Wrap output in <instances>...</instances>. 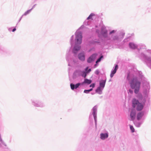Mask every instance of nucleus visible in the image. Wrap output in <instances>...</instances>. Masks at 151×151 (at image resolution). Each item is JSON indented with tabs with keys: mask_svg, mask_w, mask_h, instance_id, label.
<instances>
[{
	"mask_svg": "<svg viewBox=\"0 0 151 151\" xmlns=\"http://www.w3.org/2000/svg\"><path fill=\"white\" fill-rule=\"evenodd\" d=\"M136 115V111L134 110H132L130 114V116L132 120L134 119Z\"/></svg>",
	"mask_w": 151,
	"mask_h": 151,
	"instance_id": "39448f33",
	"label": "nucleus"
},
{
	"mask_svg": "<svg viewBox=\"0 0 151 151\" xmlns=\"http://www.w3.org/2000/svg\"><path fill=\"white\" fill-rule=\"evenodd\" d=\"M93 115L95 119H96V109L93 108Z\"/></svg>",
	"mask_w": 151,
	"mask_h": 151,
	"instance_id": "4468645a",
	"label": "nucleus"
},
{
	"mask_svg": "<svg viewBox=\"0 0 151 151\" xmlns=\"http://www.w3.org/2000/svg\"><path fill=\"white\" fill-rule=\"evenodd\" d=\"M86 73H87L86 72H85V71L83 72L82 74V76L85 78H86L87 75Z\"/></svg>",
	"mask_w": 151,
	"mask_h": 151,
	"instance_id": "a211bd4d",
	"label": "nucleus"
},
{
	"mask_svg": "<svg viewBox=\"0 0 151 151\" xmlns=\"http://www.w3.org/2000/svg\"><path fill=\"white\" fill-rule=\"evenodd\" d=\"M90 91H91L93 90V88H91L90 89H89Z\"/></svg>",
	"mask_w": 151,
	"mask_h": 151,
	"instance_id": "72a5a7b5",
	"label": "nucleus"
},
{
	"mask_svg": "<svg viewBox=\"0 0 151 151\" xmlns=\"http://www.w3.org/2000/svg\"><path fill=\"white\" fill-rule=\"evenodd\" d=\"M90 91L89 90H85L84 91V92L86 93H88Z\"/></svg>",
	"mask_w": 151,
	"mask_h": 151,
	"instance_id": "5701e85b",
	"label": "nucleus"
},
{
	"mask_svg": "<svg viewBox=\"0 0 151 151\" xmlns=\"http://www.w3.org/2000/svg\"><path fill=\"white\" fill-rule=\"evenodd\" d=\"M103 56H101L96 61V63H98L100 62L101 60V59L103 58Z\"/></svg>",
	"mask_w": 151,
	"mask_h": 151,
	"instance_id": "aec40b11",
	"label": "nucleus"
},
{
	"mask_svg": "<svg viewBox=\"0 0 151 151\" xmlns=\"http://www.w3.org/2000/svg\"><path fill=\"white\" fill-rule=\"evenodd\" d=\"M129 46L131 48L133 49H135L137 48L136 46L132 43H129Z\"/></svg>",
	"mask_w": 151,
	"mask_h": 151,
	"instance_id": "9b49d317",
	"label": "nucleus"
},
{
	"mask_svg": "<svg viewBox=\"0 0 151 151\" xmlns=\"http://www.w3.org/2000/svg\"><path fill=\"white\" fill-rule=\"evenodd\" d=\"M80 49V47L79 46H75L74 48V52L76 53V52L74 51H78Z\"/></svg>",
	"mask_w": 151,
	"mask_h": 151,
	"instance_id": "2eb2a0df",
	"label": "nucleus"
},
{
	"mask_svg": "<svg viewBox=\"0 0 151 151\" xmlns=\"http://www.w3.org/2000/svg\"><path fill=\"white\" fill-rule=\"evenodd\" d=\"M97 54H94L91 55L88 59L87 62L88 63H91L96 58Z\"/></svg>",
	"mask_w": 151,
	"mask_h": 151,
	"instance_id": "20e7f679",
	"label": "nucleus"
},
{
	"mask_svg": "<svg viewBox=\"0 0 151 151\" xmlns=\"http://www.w3.org/2000/svg\"><path fill=\"white\" fill-rule=\"evenodd\" d=\"M100 136L101 138L102 139H105V138H107L108 136V134L107 133H101V134Z\"/></svg>",
	"mask_w": 151,
	"mask_h": 151,
	"instance_id": "6e6552de",
	"label": "nucleus"
},
{
	"mask_svg": "<svg viewBox=\"0 0 151 151\" xmlns=\"http://www.w3.org/2000/svg\"><path fill=\"white\" fill-rule=\"evenodd\" d=\"M91 69H89L88 70L86 71V73H89L91 71Z\"/></svg>",
	"mask_w": 151,
	"mask_h": 151,
	"instance_id": "cd10ccee",
	"label": "nucleus"
},
{
	"mask_svg": "<svg viewBox=\"0 0 151 151\" xmlns=\"http://www.w3.org/2000/svg\"><path fill=\"white\" fill-rule=\"evenodd\" d=\"M118 39V37H114V38H113V39L114 40H116Z\"/></svg>",
	"mask_w": 151,
	"mask_h": 151,
	"instance_id": "c85d7f7f",
	"label": "nucleus"
},
{
	"mask_svg": "<svg viewBox=\"0 0 151 151\" xmlns=\"http://www.w3.org/2000/svg\"><path fill=\"white\" fill-rule=\"evenodd\" d=\"M101 87H98L96 90V92L99 94H101Z\"/></svg>",
	"mask_w": 151,
	"mask_h": 151,
	"instance_id": "ddd939ff",
	"label": "nucleus"
},
{
	"mask_svg": "<svg viewBox=\"0 0 151 151\" xmlns=\"http://www.w3.org/2000/svg\"><path fill=\"white\" fill-rule=\"evenodd\" d=\"M132 104L133 108H135L136 106V109L138 111L142 110L144 106L142 104L139 103L138 100L135 99H133Z\"/></svg>",
	"mask_w": 151,
	"mask_h": 151,
	"instance_id": "f03ea898",
	"label": "nucleus"
},
{
	"mask_svg": "<svg viewBox=\"0 0 151 151\" xmlns=\"http://www.w3.org/2000/svg\"><path fill=\"white\" fill-rule=\"evenodd\" d=\"M80 85L81 83H78L76 84L75 86V88L76 89Z\"/></svg>",
	"mask_w": 151,
	"mask_h": 151,
	"instance_id": "4be33fe9",
	"label": "nucleus"
},
{
	"mask_svg": "<svg viewBox=\"0 0 151 151\" xmlns=\"http://www.w3.org/2000/svg\"><path fill=\"white\" fill-rule=\"evenodd\" d=\"M95 86V84L94 83H92L91 84L90 86V87H92L93 88Z\"/></svg>",
	"mask_w": 151,
	"mask_h": 151,
	"instance_id": "393cba45",
	"label": "nucleus"
},
{
	"mask_svg": "<svg viewBox=\"0 0 151 151\" xmlns=\"http://www.w3.org/2000/svg\"><path fill=\"white\" fill-rule=\"evenodd\" d=\"M130 129L131 130L132 132H134V129L133 127L131 125H130Z\"/></svg>",
	"mask_w": 151,
	"mask_h": 151,
	"instance_id": "412c9836",
	"label": "nucleus"
},
{
	"mask_svg": "<svg viewBox=\"0 0 151 151\" xmlns=\"http://www.w3.org/2000/svg\"><path fill=\"white\" fill-rule=\"evenodd\" d=\"M144 115V113L143 112H140L137 115V119L138 120H140L142 117L143 115Z\"/></svg>",
	"mask_w": 151,
	"mask_h": 151,
	"instance_id": "1a4fd4ad",
	"label": "nucleus"
},
{
	"mask_svg": "<svg viewBox=\"0 0 151 151\" xmlns=\"http://www.w3.org/2000/svg\"><path fill=\"white\" fill-rule=\"evenodd\" d=\"M118 65H115V68L114 69V70H115L116 71V70L118 69Z\"/></svg>",
	"mask_w": 151,
	"mask_h": 151,
	"instance_id": "b1692460",
	"label": "nucleus"
},
{
	"mask_svg": "<svg viewBox=\"0 0 151 151\" xmlns=\"http://www.w3.org/2000/svg\"><path fill=\"white\" fill-rule=\"evenodd\" d=\"M16 28H14V29H13V30H12V32H14L15 31H16Z\"/></svg>",
	"mask_w": 151,
	"mask_h": 151,
	"instance_id": "2f4dec72",
	"label": "nucleus"
},
{
	"mask_svg": "<svg viewBox=\"0 0 151 151\" xmlns=\"http://www.w3.org/2000/svg\"><path fill=\"white\" fill-rule=\"evenodd\" d=\"M78 58L80 60L82 61H84L85 60L84 55L83 53L79 54L78 55Z\"/></svg>",
	"mask_w": 151,
	"mask_h": 151,
	"instance_id": "0eeeda50",
	"label": "nucleus"
},
{
	"mask_svg": "<svg viewBox=\"0 0 151 151\" xmlns=\"http://www.w3.org/2000/svg\"><path fill=\"white\" fill-rule=\"evenodd\" d=\"M99 71L98 70H96V71H95V73L97 75L99 74Z\"/></svg>",
	"mask_w": 151,
	"mask_h": 151,
	"instance_id": "a878e982",
	"label": "nucleus"
},
{
	"mask_svg": "<svg viewBox=\"0 0 151 151\" xmlns=\"http://www.w3.org/2000/svg\"><path fill=\"white\" fill-rule=\"evenodd\" d=\"M105 81L104 80H103L101 81L100 83V87L104 88L105 86Z\"/></svg>",
	"mask_w": 151,
	"mask_h": 151,
	"instance_id": "9d476101",
	"label": "nucleus"
},
{
	"mask_svg": "<svg viewBox=\"0 0 151 151\" xmlns=\"http://www.w3.org/2000/svg\"><path fill=\"white\" fill-rule=\"evenodd\" d=\"M71 88L72 90H74L75 88V85L72 83L70 84Z\"/></svg>",
	"mask_w": 151,
	"mask_h": 151,
	"instance_id": "6ab92c4d",
	"label": "nucleus"
},
{
	"mask_svg": "<svg viewBox=\"0 0 151 151\" xmlns=\"http://www.w3.org/2000/svg\"><path fill=\"white\" fill-rule=\"evenodd\" d=\"M141 82L136 77L134 78L130 83V86L132 89H134V92L135 93L138 92L140 89Z\"/></svg>",
	"mask_w": 151,
	"mask_h": 151,
	"instance_id": "f257e3e1",
	"label": "nucleus"
},
{
	"mask_svg": "<svg viewBox=\"0 0 151 151\" xmlns=\"http://www.w3.org/2000/svg\"><path fill=\"white\" fill-rule=\"evenodd\" d=\"M82 33L80 32H76V40H77L76 44H80L82 42Z\"/></svg>",
	"mask_w": 151,
	"mask_h": 151,
	"instance_id": "7ed1b4c3",
	"label": "nucleus"
},
{
	"mask_svg": "<svg viewBox=\"0 0 151 151\" xmlns=\"http://www.w3.org/2000/svg\"><path fill=\"white\" fill-rule=\"evenodd\" d=\"M115 32V31L114 30H112V31H111V32L110 33V34H111L113 33H114Z\"/></svg>",
	"mask_w": 151,
	"mask_h": 151,
	"instance_id": "bb28decb",
	"label": "nucleus"
},
{
	"mask_svg": "<svg viewBox=\"0 0 151 151\" xmlns=\"http://www.w3.org/2000/svg\"><path fill=\"white\" fill-rule=\"evenodd\" d=\"M29 11H28L27 12H26L25 13V15H26L27 14H28V13H29Z\"/></svg>",
	"mask_w": 151,
	"mask_h": 151,
	"instance_id": "7c9ffc66",
	"label": "nucleus"
},
{
	"mask_svg": "<svg viewBox=\"0 0 151 151\" xmlns=\"http://www.w3.org/2000/svg\"><path fill=\"white\" fill-rule=\"evenodd\" d=\"M129 91L130 93H133V91L131 90H129Z\"/></svg>",
	"mask_w": 151,
	"mask_h": 151,
	"instance_id": "c756f323",
	"label": "nucleus"
},
{
	"mask_svg": "<svg viewBox=\"0 0 151 151\" xmlns=\"http://www.w3.org/2000/svg\"><path fill=\"white\" fill-rule=\"evenodd\" d=\"M116 71L114 70H113L112 71L110 75L111 78H112L113 76L114 75Z\"/></svg>",
	"mask_w": 151,
	"mask_h": 151,
	"instance_id": "f3484780",
	"label": "nucleus"
},
{
	"mask_svg": "<svg viewBox=\"0 0 151 151\" xmlns=\"http://www.w3.org/2000/svg\"><path fill=\"white\" fill-rule=\"evenodd\" d=\"M101 33L104 36H106L107 31L105 28L103 27L101 29Z\"/></svg>",
	"mask_w": 151,
	"mask_h": 151,
	"instance_id": "423d86ee",
	"label": "nucleus"
},
{
	"mask_svg": "<svg viewBox=\"0 0 151 151\" xmlns=\"http://www.w3.org/2000/svg\"><path fill=\"white\" fill-rule=\"evenodd\" d=\"M88 67H87V68H86L85 69L86 71H87V70L88 69Z\"/></svg>",
	"mask_w": 151,
	"mask_h": 151,
	"instance_id": "473e14b6",
	"label": "nucleus"
},
{
	"mask_svg": "<svg viewBox=\"0 0 151 151\" xmlns=\"http://www.w3.org/2000/svg\"><path fill=\"white\" fill-rule=\"evenodd\" d=\"M94 16V14L93 13L91 14L89 17L87 18V19L88 20L89 19H92V17Z\"/></svg>",
	"mask_w": 151,
	"mask_h": 151,
	"instance_id": "dca6fc26",
	"label": "nucleus"
},
{
	"mask_svg": "<svg viewBox=\"0 0 151 151\" xmlns=\"http://www.w3.org/2000/svg\"><path fill=\"white\" fill-rule=\"evenodd\" d=\"M92 82V81L91 80H89L87 79H85L84 80V81L83 83H87L88 84H90Z\"/></svg>",
	"mask_w": 151,
	"mask_h": 151,
	"instance_id": "f8f14e48",
	"label": "nucleus"
}]
</instances>
